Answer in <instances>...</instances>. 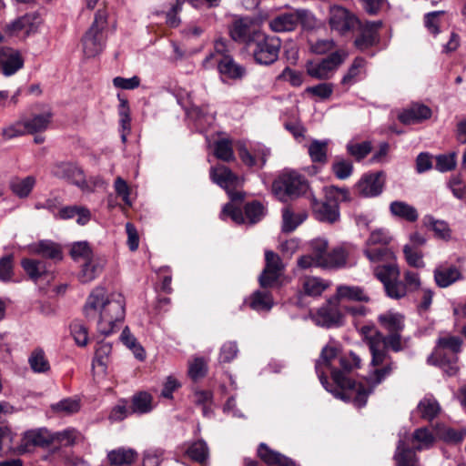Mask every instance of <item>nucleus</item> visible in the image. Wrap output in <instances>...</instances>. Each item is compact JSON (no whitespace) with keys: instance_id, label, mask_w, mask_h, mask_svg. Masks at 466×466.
I'll return each mask as SVG.
<instances>
[{"instance_id":"obj_11","label":"nucleus","mask_w":466,"mask_h":466,"mask_svg":"<svg viewBox=\"0 0 466 466\" xmlns=\"http://www.w3.org/2000/svg\"><path fill=\"white\" fill-rule=\"evenodd\" d=\"M210 177L213 182L228 190L231 201H242L244 194L240 191H230L229 187L241 185V179L229 168L223 165L212 167Z\"/></svg>"},{"instance_id":"obj_37","label":"nucleus","mask_w":466,"mask_h":466,"mask_svg":"<svg viewBox=\"0 0 466 466\" xmlns=\"http://www.w3.org/2000/svg\"><path fill=\"white\" fill-rule=\"evenodd\" d=\"M230 56L228 41L218 38L214 43V50L209 53L202 62L206 69L213 68L220 57Z\"/></svg>"},{"instance_id":"obj_46","label":"nucleus","mask_w":466,"mask_h":466,"mask_svg":"<svg viewBox=\"0 0 466 466\" xmlns=\"http://www.w3.org/2000/svg\"><path fill=\"white\" fill-rule=\"evenodd\" d=\"M238 154L242 162L248 167L258 166L262 167L267 161V157L269 155V150L262 148L258 153L252 154L246 147H240Z\"/></svg>"},{"instance_id":"obj_17","label":"nucleus","mask_w":466,"mask_h":466,"mask_svg":"<svg viewBox=\"0 0 466 466\" xmlns=\"http://www.w3.org/2000/svg\"><path fill=\"white\" fill-rule=\"evenodd\" d=\"M260 33L254 28L253 20L248 17L235 19L229 27L231 38L236 42L246 44L248 46L251 44L253 36Z\"/></svg>"},{"instance_id":"obj_58","label":"nucleus","mask_w":466,"mask_h":466,"mask_svg":"<svg viewBox=\"0 0 466 466\" xmlns=\"http://www.w3.org/2000/svg\"><path fill=\"white\" fill-rule=\"evenodd\" d=\"M339 362L340 365L342 373L350 372L356 369H359L361 364V359L353 351H350L339 357Z\"/></svg>"},{"instance_id":"obj_44","label":"nucleus","mask_w":466,"mask_h":466,"mask_svg":"<svg viewBox=\"0 0 466 466\" xmlns=\"http://www.w3.org/2000/svg\"><path fill=\"white\" fill-rule=\"evenodd\" d=\"M411 441L415 443V450L420 451L432 447L435 437L428 428L421 427L414 431L411 436Z\"/></svg>"},{"instance_id":"obj_36","label":"nucleus","mask_w":466,"mask_h":466,"mask_svg":"<svg viewBox=\"0 0 466 466\" xmlns=\"http://www.w3.org/2000/svg\"><path fill=\"white\" fill-rule=\"evenodd\" d=\"M247 302L256 311H268L274 304L270 292L267 290H256Z\"/></svg>"},{"instance_id":"obj_59","label":"nucleus","mask_w":466,"mask_h":466,"mask_svg":"<svg viewBox=\"0 0 466 466\" xmlns=\"http://www.w3.org/2000/svg\"><path fill=\"white\" fill-rule=\"evenodd\" d=\"M120 339L127 348L133 350L136 358L138 360H143L145 358L144 349L137 344L136 338L131 334L127 327L122 330Z\"/></svg>"},{"instance_id":"obj_41","label":"nucleus","mask_w":466,"mask_h":466,"mask_svg":"<svg viewBox=\"0 0 466 466\" xmlns=\"http://www.w3.org/2000/svg\"><path fill=\"white\" fill-rule=\"evenodd\" d=\"M417 411L423 420L431 421L441 411L439 402L433 397H424L417 405Z\"/></svg>"},{"instance_id":"obj_25","label":"nucleus","mask_w":466,"mask_h":466,"mask_svg":"<svg viewBox=\"0 0 466 466\" xmlns=\"http://www.w3.org/2000/svg\"><path fill=\"white\" fill-rule=\"evenodd\" d=\"M215 66H217L222 77L228 79L242 78L246 73L245 68L236 63L231 56L220 57Z\"/></svg>"},{"instance_id":"obj_42","label":"nucleus","mask_w":466,"mask_h":466,"mask_svg":"<svg viewBox=\"0 0 466 466\" xmlns=\"http://www.w3.org/2000/svg\"><path fill=\"white\" fill-rule=\"evenodd\" d=\"M35 177L27 176L24 178L15 177L10 182V188L12 192L20 198L29 196L35 185Z\"/></svg>"},{"instance_id":"obj_33","label":"nucleus","mask_w":466,"mask_h":466,"mask_svg":"<svg viewBox=\"0 0 466 466\" xmlns=\"http://www.w3.org/2000/svg\"><path fill=\"white\" fill-rule=\"evenodd\" d=\"M381 327L391 333H401L404 329V317L400 313L386 312L378 318Z\"/></svg>"},{"instance_id":"obj_35","label":"nucleus","mask_w":466,"mask_h":466,"mask_svg":"<svg viewBox=\"0 0 466 466\" xmlns=\"http://www.w3.org/2000/svg\"><path fill=\"white\" fill-rule=\"evenodd\" d=\"M108 461L115 466L132 464L137 458V452L130 448H118L107 453Z\"/></svg>"},{"instance_id":"obj_24","label":"nucleus","mask_w":466,"mask_h":466,"mask_svg":"<svg viewBox=\"0 0 466 466\" xmlns=\"http://www.w3.org/2000/svg\"><path fill=\"white\" fill-rule=\"evenodd\" d=\"M106 259L96 255L93 258L82 263L78 279L82 283H87L96 279L103 271Z\"/></svg>"},{"instance_id":"obj_45","label":"nucleus","mask_w":466,"mask_h":466,"mask_svg":"<svg viewBox=\"0 0 466 466\" xmlns=\"http://www.w3.org/2000/svg\"><path fill=\"white\" fill-rule=\"evenodd\" d=\"M117 98L119 100L118 114L120 117L119 123L121 127V139L125 143L127 137L130 132V110L127 99L121 96L119 94L117 95Z\"/></svg>"},{"instance_id":"obj_50","label":"nucleus","mask_w":466,"mask_h":466,"mask_svg":"<svg viewBox=\"0 0 466 466\" xmlns=\"http://www.w3.org/2000/svg\"><path fill=\"white\" fill-rule=\"evenodd\" d=\"M329 141L313 140L309 147L308 153L312 162L326 163Z\"/></svg>"},{"instance_id":"obj_20","label":"nucleus","mask_w":466,"mask_h":466,"mask_svg":"<svg viewBox=\"0 0 466 466\" xmlns=\"http://www.w3.org/2000/svg\"><path fill=\"white\" fill-rule=\"evenodd\" d=\"M434 280L440 288H448L463 279L460 268L452 264L442 263L433 270Z\"/></svg>"},{"instance_id":"obj_38","label":"nucleus","mask_w":466,"mask_h":466,"mask_svg":"<svg viewBox=\"0 0 466 466\" xmlns=\"http://www.w3.org/2000/svg\"><path fill=\"white\" fill-rule=\"evenodd\" d=\"M348 252L344 248L339 247L328 252L325 258H319L318 262L321 268H341L346 265Z\"/></svg>"},{"instance_id":"obj_22","label":"nucleus","mask_w":466,"mask_h":466,"mask_svg":"<svg viewBox=\"0 0 466 466\" xmlns=\"http://www.w3.org/2000/svg\"><path fill=\"white\" fill-rule=\"evenodd\" d=\"M339 304L341 301L370 302V298L365 289L360 286L340 284L336 287L333 296Z\"/></svg>"},{"instance_id":"obj_61","label":"nucleus","mask_w":466,"mask_h":466,"mask_svg":"<svg viewBox=\"0 0 466 466\" xmlns=\"http://www.w3.org/2000/svg\"><path fill=\"white\" fill-rule=\"evenodd\" d=\"M54 411L62 415H71L77 412L80 409L79 401L73 399H64L52 405Z\"/></svg>"},{"instance_id":"obj_16","label":"nucleus","mask_w":466,"mask_h":466,"mask_svg":"<svg viewBox=\"0 0 466 466\" xmlns=\"http://www.w3.org/2000/svg\"><path fill=\"white\" fill-rule=\"evenodd\" d=\"M360 35L354 41L355 46L360 51H365L379 42V29L381 27V21H366L358 25Z\"/></svg>"},{"instance_id":"obj_43","label":"nucleus","mask_w":466,"mask_h":466,"mask_svg":"<svg viewBox=\"0 0 466 466\" xmlns=\"http://www.w3.org/2000/svg\"><path fill=\"white\" fill-rule=\"evenodd\" d=\"M424 223L432 229L437 238L446 242L452 238L451 229L444 220H437L431 216H427L424 218Z\"/></svg>"},{"instance_id":"obj_19","label":"nucleus","mask_w":466,"mask_h":466,"mask_svg":"<svg viewBox=\"0 0 466 466\" xmlns=\"http://www.w3.org/2000/svg\"><path fill=\"white\" fill-rule=\"evenodd\" d=\"M51 442H53V433L46 429L31 430L25 432L19 450L25 452L35 447H46Z\"/></svg>"},{"instance_id":"obj_8","label":"nucleus","mask_w":466,"mask_h":466,"mask_svg":"<svg viewBox=\"0 0 466 466\" xmlns=\"http://www.w3.org/2000/svg\"><path fill=\"white\" fill-rule=\"evenodd\" d=\"M299 24L303 28L311 29L315 26V17L306 9H297L274 16L269 20L268 26L273 32L286 33L296 30Z\"/></svg>"},{"instance_id":"obj_34","label":"nucleus","mask_w":466,"mask_h":466,"mask_svg":"<svg viewBox=\"0 0 466 466\" xmlns=\"http://www.w3.org/2000/svg\"><path fill=\"white\" fill-rule=\"evenodd\" d=\"M53 114L46 111L34 115L31 118L24 119L27 134H35L46 130L51 123Z\"/></svg>"},{"instance_id":"obj_29","label":"nucleus","mask_w":466,"mask_h":466,"mask_svg":"<svg viewBox=\"0 0 466 466\" xmlns=\"http://www.w3.org/2000/svg\"><path fill=\"white\" fill-rule=\"evenodd\" d=\"M29 250L32 254L41 255L56 261L63 258L61 248L58 244L49 240H42L36 244L31 245Z\"/></svg>"},{"instance_id":"obj_63","label":"nucleus","mask_w":466,"mask_h":466,"mask_svg":"<svg viewBox=\"0 0 466 466\" xmlns=\"http://www.w3.org/2000/svg\"><path fill=\"white\" fill-rule=\"evenodd\" d=\"M207 362L202 358H196L188 365V375L193 380L203 378L207 373Z\"/></svg>"},{"instance_id":"obj_53","label":"nucleus","mask_w":466,"mask_h":466,"mask_svg":"<svg viewBox=\"0 0 466 466\" xmlns=\"http://www.w3.org/2000/svg\"><path fill=\"white\" fill-rule=\"evenodd\" d=\"M391 240L392 236L389 229L377 228L370 232L366 247H388Z\"/></svg>"},{"instance_id":"obj_49","label":"nucleus","mask_w":466,"mask_h":466,"mask_svg":"<svg viewBox=\"0 0 466 466\" xmlns=\"http://www.w3.org/2000/svg\"><path fill=\"white\" fill-rule=\"evenodd\" d=\"M72 258L76 262H86L97 254H95L86 241L76 242L70 249Z\"/></svg>"},{"instance_id":"obj_48","label":"nucleus","mask_w":466,"mask_h":466,"mask_svg":"<svg viewBox=\"0 0 466 466\" xmlns=\"http://www.w3.org/2000/svg\"><path fill=\"white\" fill-rule=\"evenodd\" d=\"M374 275L378 279H380L383 285L390 282L391 280H396L400 275V271L395 262L378 265L373 269Z\"/></svg>"},{"instance_id":"obj_5","label":"nucleus","mask_w":466,"mask_h":466,"mask_svg":"<svg viewBox=\"0 0 466 466\" xmlns=\"http://www.w3.org/2000/svg\"><path fill=\"white\" fill-rule=\"evenodd\" d=\"M108 12L106 7L98 9L94 21L82 38V49L86 57H95L105 47Z\"/></svg>"},{"instance_id":"obj_32","label":"nucleus","mask_w":466,"mask_h":466,"mask_svg":"<svg viewBox=\"0 0 466 466\" xmlns=\"http://www.w3.org/2000/svg\"><path fill=\"white\" fill-rule=\"evenodd\" d=\"M435 434L439 439L447 443L456 444L461 442L466 437V429L461 428L456 430L438 423L435 425Z\"/></svg>"},{"instance_id":"obj_2","label":"nucleus","mask_w":466,"mask_h":466,"mask_svg":"<svg viewBox=\"0 0 466 466\" xmlns=\"http://www.w3.org/2000/svg\"><path fill=\"white\" fill-rule=\"evenodd\" d=\"M363 340L368 344L370 354L371 370L367 377V384L372 390L389 377L395 369L388 350L400 352L407 347L408 340L400 333H391L384 336L373 326H363L360 329Z\"/></svg>"},{"instance_id":"obj_26","label":"nucleus","mask_w":466,"mask_h":466,"mask_svg":"<svg viewBox=\"0 0 466 466\" xmlns=\"http://www.w3.org/2000/svg\"><path fill=\"white\" fill-rule=\"evenodd\" d=\"M431 116L430 107L421 104H413L400 114L399 119L401 123L410 125L428 119Z\"/></svg>"},{"instance_id":"obj_56","label":"nucleus","mask_w":466,"mask_h":466,"mask_svg":"<svg viewBox=\"0 0 466 466\" xmlns=\"http://www.w3.org/2000/svg\"><path fill=\"white\" fill-rule=\"evenodd\" d=\"M332 172L339 179L350 177L353 172V164L350 160L337 157L331 166Z\"/></svg>"},{"instance_id":"obj_30","label":"nucleus","mask_w":466,"mask_h":466,"mask_svg":"<svg viewBox=\"0 0 466 466\" xmlns=\"http://www.w3.org/2000/svg\"><path fill=\"white\" fill-rule=\"evenodd\" d=\"M28 365L34 373L46 374L51 370V365L41 348L34 349L28 356Z\"/></svg>"},{"instance_id":"obj_39","label":"nucleus","mask_w":466,"mask_h":466,"mask_svg":"<svg viewBox=\"0 0 466 466\" xmlns=\"http://www.w3.org/2000/svg\"><path fill=\"white\" fill-rule=\"evenodd\" d=\"M308 218L305 211L294 213L289 208L282 210V230L284 232L294 231Z\"/></svg>"},{"instance_id":"obj_31","label":"nucleus","mask_w":466,"mask_h":466,"mask_svg":"<svg viewBox=\"0 0 466 466\" xmlns=\"http://www.w3.org/2000/svg\"><path fill=\"white\" fill-rule=\"evenodd\" d=\"M364 254L371 263L383 265L395 260L393 251L388 247H365Z\"/></svg>"},{"instance_id":"obj_47","label":"nucleus","mask_w":466,"mask_h":466,"mask_svg":"<svg viewBox=\"0 0 466 466\" xmlns=\"http://www.w3.org/2000/svg\"><path fill=\"white\" fill-rule=\"evenodd\" d=\"M186 454L191 460L203 464L208 458V447L204 441H197L187 447Z\"/></svg>"},{"instance_id":"obj_13","label":"nucleus","mask_w":466,"mask_h":466,"mask_svg":"<svg viewBox=\"0 0 466 466\" xmlns=\"http://www.w3.org/2000/svg\"><path fill=\"white\" fill-rule=\"evenodd\" d=\"M265 262V268L258 278L259 285L263 289L273 287L284 270L281 258L271 250H266Z\"/></svg>"},{"instance_id":"obj_10","label":"nucleus","mask_w":466,"mask_h":466,"mask_svg":"<svg viewBox=\"0 0 466 466\" xmlns=\"http://www.w3.org/2000/svg\"><path fill=\"white\" fill-rule=\"evenodd\" d=\"M312 319L316 325L320 327H339L344 323V313L341 311L339 304L332 297L315 313H312Z\"/></svg>"},{"instance_id":"obj_4","label":"nucleus","mask_w":466,"mask_h":466,"mask_svg":"<svg viewBox=\"0 0 466 466\" xmlns=\"http://www.w3.org/2000/svg\"><path fill=\"white\" fill-rule=\"evenodd\" d=\"M326 201H319L315 196H310V206L315 218L322 222L333 223L339 218V202L350 199L347 188L329 187L326 188Z\"/></svg>"},{"instance_id":"obj_9","label":"nucleus","mask_w":466,"mask_h":466,"mask_svg":"<svg viewBox=\"0 0 466 466\" xmlns=\"http://www.w3.org/2000/svg\"><path fill=\"white\" fill-rule=\"evenodd\" d=\"M348 56L346 50L338 49L319 62H309L307 64V73L316 79H328L346 60Z\"/></svg>"},{"instance_id":"obj_54","label":"nucleus","mask_w":466,"mask_h":466,"mask_svg":"<svg viewBox=\"0 0 466 466\" xmlns=\"http://www.w3.org/2000/svg\"><path fill=\"white\" fill-rule=\"evenodd\" d=\"M81 433L73 428L53 433V441H57L64 446H71L82 441Z\"/></svg>"},{"instance_id":"obj_51","label":"nucleus","mask_w":466,"mask_h":466,"mask_svg":"<svg viewBox=\"0 0 466 466\" xmlns=\"http://www.w3.org/2000/svg\"><path fill=\"white\" fill-rule=\"evenodd\" d=\"M366 60L362 57H356L348 72L342 78V84L352 85L355 83L360 76L365 73Z\"/></svg>"},{"instance_id":"obj_15","label":"nucleus","mask_w":466,"mask_h":466,"mask_svg":"<svg viewBox=\"0 0 466 466\" xmlns=\"http://www.w3.org/2000/svg\"><path fill=\"white\" fill-rule=\"evenodd\" d=\"M39 17L34 14H26L6 24L4 31L9 36L26 37L36 32L39 25Z\"/></svg>"},{"instance_id":"obj_27","label":"nucleus","mask_w":466,"mask_h":466,"mask_svg":"<svg viewBox=\"0 0 466 466\" xmlns=\"http://www.w3.org/2000/svg\"><path fill=\"white\" fill-rule=\"evenodd\" d=\"M392 217L413 223L418 220L419 213L415 207L402 200H394L389 206Z\"/></svg>"},{"instance_id":"obj_12","label":"nucleus","mask_w":466,"mask_h":466,"mask_svg":"<svg viewBox=\"0 0 466 466\" xmlns=\"http://www.w3.org/2000/svg\"><path fill=\"white\" fill-rule=\"evenodd\" d=\"M329 24L331 30L338 32L339 35H344L353 30L360 24V20L348 9L339 5H333L329 10Z\"/></svg>"},{"instance_id":"obj_64","label":"nucleus","mask_w":466,"mask_h":466,"mask_svg":"<svg viewBox=\"0 0 466 466\" xmlns=\"http://www.w3.org/2000/svg\"><path fill=\"white\" fill-rule=\"evenodd\" d=\"M27 134L24 120L16 121L14 124L5 127L2 130L4 139L9 140L16 137Z\"/></svg>"},{"instance_id":"obj_60","label":"nucleus","mask_w":466,"mask_h":466,"mask_svg":"<svg viewBox=\"0 0 466 466\" xmlns=\"http://www.w3.org/2000/svg\"><path fill=\"white\" fill-rule=\"evenodd\" d=\"M347 151L357 161L363 159L371 151V144L369 141L361 143L350 142L347 144Z\"/></svg>"},{"instance_id":"obj_52","label":"nucleus","mask_w":466,"mask_h":466,"mask_svg":"<svg viewBox=\"0 0 466 466\" xmlns=\"http://www.w3.org/2000/svg\"><path fill=\"white\" fill-rule=\"evenodd\" d=\"M302 286L305 294L312 297L320 296L329 287L328 283L317 277H306Z\"/></svg>"},{"instance_id":"obj_18","label":"nucleus","mask_w":466,"mask_h":466,"mask_svg":"<svg viewBox=\"0 0 466 466\" xmlns=\"http://www.w3.org/2000/svg\"><path fill=\"white\" fill-rule=\"evenodd\" d=\"M384 187L382 172L365 174L356 185L358 193L365 198L379 196Z\"/></svg>"},{"instance_id":"obj_23","label":"nucleus","mask_w":466,"mask_h":466,"mask_svg":"<svg viewBox=\"0 0 466 466\" xmlns=\"http://www.w3.org/2000/svg\"><path fill=\"white\" fill-rule=\"evenodd\" d=\"M76 217V223L80 226L86 225L91 220L90 210L83 206H66L60 208L57 213L55 214L56 219H71Z\"/></svg>"},{"instance_id":"obj_40","label":"nucleus","mask_w":466,"mask_h":466,"mask_svg":"<svg viewBox=\"0 0 466 466\" xmlns=\"http://www.w3.org/2000/svg\"><path fill=\"white\" fill-rule=\"evenodd\" d=\"M21 266L34 281H37L41 277L49 272L46 263L43 260L24 258L21 261Z\"/></svg>"},{"instance_id":"obj_21","label":"nucleus","mask_w":466,"mask_h":466,"mask_svg":"<svg viewBox=\"0 0 466 466\" xmlns=\"http://www.w3.org/2000/svg\"><path fill=\"white\" fill-rule=\"evenodd\" d=\"M24 66V59L17 50L12 48H0V72L10 76L15 75Z\"/></svg>"},{"instance_id":"obj_62","label":"nucleus","mask_w":466,"mask_h":466,"mask_svg":"<svg viewBox=\"0 0 466 466\" xmlns=\"http://www.w3.org/2000/svg\"><path fill=\"white\" fill-rule=\"evenodd\" d=\"M215 156L223 161L234 159V153L229 140L221 139L215 144Z\"/></svg>"},{"instance_id":"obj_57","label":"nucleus","mask_w":466,"mask_h":466,"mask_svg":"<svg viewBox=\"0 0 466 466\" xmlns=\"http://www.w3.org/2000/svg\"><path fill=\"white\" fill-rule=\"evenodd\" d=\"M132 411L137 413H147L152 410V398L147 392H140L133 397Z\"/></svg>"},{"instance_id":"obj_6","label":"nucleus","mask_w":466,"mask_h":466,"mask_svg":"<svg viewBox=\"0 0 466 466\" xmlns=\"http://www.w3.org/2000/svg\"><path fill=\"white\" fill-rule=\"evenodd\" d=\"M248 47L250 49L257 64L269 66L279 58L281 40L278 36L264 33L256 34Z\"/></svg>"},{"instance_id":"obj_7","label":"nucleus","mask_w":466,"mask_h":466,"mask_svg":"<svg viewBox=\"0 0 466 466\" xmlns=\"http://www.w3.org/2000/svg\"><path fill=\"white\" fill-rule=\"evenodd\" d=\"M308 189L307 179L296 171L283 172L272 184L274 195L282 201L304 195Z\"/></svg>"},{"instance_id":"obj_14","label":"nucleus","mask_w":466,"mask_h":466,"mask_svg":"<svg viewBox=\"0 0 466 466\" xmlns=\"http://www.w3.org/2000/svg\"><path fill=\"white\" fill-rule=\"evenodd\" d=\"M51 174L56 178L67 180L80 189L88 187L83 170L76 163L65 161L55 163L51 167Z\"/></svg>"},{"instance_id":"obj_28","label":"nucleus","mask_w":466,"mask_h":466,"mask_svg":"<svg viewBox=\"0 0 466 466\" xmlns=\"http://www.w3.org/2000/svg\"><path fill=\"white\" fill-rule=\"evenodd\" d=\"M416 451L415 448H409L404 440L400 439L393 457L396 466H420Z\"/></svg>"},{"instance_id":"obj_1","label":"nucleus","mask_w":466,"mask_h":466,"mask_svg":"<svg viewBox=\"0 0 466 466\" xmlns=\"http://www.w3.org/2000/svg\"><path fill=\"white\" fill-rule=\"evenodd\" d=\"M339 348L334 343L326 345L315 364L316 372L323 387L337 398L352 401L357 408L365 406L372 392L370 384L356 383L333 366Z\"/></svg>"},{"instance_id":"obj_3","label":"nucleus","mask_w":466,"mask_h":466,"mask_svg":"<svg viewBox=\"0 0 466 466\" xmlns=\"http://www.w3.org/2000/svg\"><path fill=\"white\" fill-rule=\"evenodd\" d=\"M83 311L87 319L96 320L97 330L107 336L124 320L126 299L120 292H107L105 288L96 287L87 297Z\"/></svg>"},{"instance_id":"obj_55","label":"nucleus","mask_w":466,"mask_h":466,"mask_svg":"<svg viewBox=\"0 0 466 466\" xmlns=\"http://www.w3.org/2000/svg\"><path fill=\"white\" fill-rule=\"evenodd\" d=\"M461 343L462 341L459 337L449 336L440 338L436 349V355L441 357V350H448L452 353V356H456L461 350Z\"/></svg>"}]
</instances>
